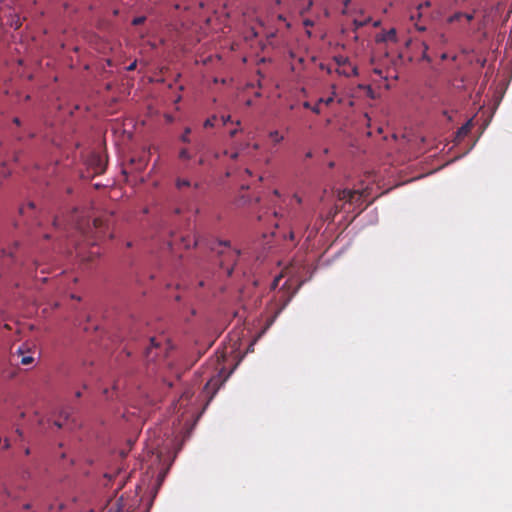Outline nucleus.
I'll return each mask as SVG.
<instances>
[{"instance_id":"28","label":"nucleus","mask_w":512,"mask_h":512,"mask_svg":"<svg viewBox=\"0 0 512 512\" xmlns=\"http://www.w3.org/2000/svg\"><path fill=\"white\" fill-rule=\"evenodd\" d=\"M224 154H225V155H228V151H227V150H225V151H224ZM238 156H239V153H238V152H233V153L229 154V157H230L232 160H236V159L238 158Z\"/></svg>"},{"instance_id":"33","label":"nucleus","mask_w":512,"mask_h":512,"mask_svg":"<svg viewBox=\"0 0 512 512\" xmlns=\"http://www.w3.org/2000/svg\"><path fill=\"white\" fill-rule=\"evenodd\" d=\"M423 46H424L423 57L426 58L428 61H430V59L426 56V52L428 50V45L426 43H423Z\"/></svg>"},{"instance_id":"34","label":"nucleus","mask_w":512,"mask_h":512,"mask_svg":"<svg viewBox=\"0 0 512 512\" xmlns=\"http://www.w3.org/2000/svg\"><path fill=\"white\" fill-rule=\"evenodd\" d=\"M53 225H54L55 228H59V226L61 225L60 219L59 218H55L54 222H53Z\"/></svg>"},{"instance_id":"14","label":"nucleus","mask_w":512,"mask_h":512,"mask_svg":"<svg viewBox=\"0 0 512 512\" xmlns=\"http://www.w3.org/2000/svg\"><path fill=\"white\" fill-rule=\"evenodd\" d=\"M269 137L273 140L274 143H280L284 138L279 134L278 131H271L269 133Z\"/></svg>"},{"instance_id":"3","label":"nucleus","mask_w":512,"mask_h":512,"mask_svg":"<svg viewBox=\"0 0 512 512\" xmlns=\"http://www.w3.org/2000/svg\"><path fill=\"white\" fill-rule=\"evenodd\" d=\"M291 296L288 295L287 291L280 289L275 294L274 302L271 303V309H274L275 312L272 318V321L281 313V311L285 308V306L290 301Z\"/></svg>"},{"instance_id":"20","label":"nucleus","mask_w":512,"mask_h":512,"mask_svg":"<svg viewBox=\"0 0 512 512\" xmlns=\"http://www.w3.org/2000/svg\"><path fill=\"white\" fill-rule=\"evenodd\" d=\"M475 18V10L471 13H464L463 19H465L468 23L471 22Z\"/></svg>"},{"instance_id":"6","label":"nucleus","mask_w":512,"mask_h":512,"mask_svg":"<svg viewBox=\"0 0 512 512\" xmlns=\"http://www.w3.org/2000/svg\"><path fill=\"white\" fill-rule=\"evenodd\" d=\"M241 252L240 250H237V249H233L229 252V261H232L233 264L236 263L238 257L240 256ZM233 269H234V265H231V266H227L226 267V273L228 276H230L233 272Z\"/></svg>"},{"instance_id":"50","label":"nucleus","mask_w":512,"mask_h":512,"mask_svg":"<svg viewBox=\"0 0 512 512\" xmlns=\"http://www.w3.org/2000/svg\"><path fill=\"white\" fill-rule=\"evenodd\" d=\"M253 149H255V150L259 149V145L258 144H254L253 145Z\"/></svg>"},{"instance_id":"55","label":"nucleus","mask_w":512,"mask_h":512,"mask_svg":"<svg viewBox=\"0 0 512 512\" xmlns=\"http://www.w3.org/2000/svg\"><path fill=\"white\" fill-rule=\"evenodd\" d=\"M274 194L278 196L279 195L278 190H275Z\"/></svg>"},{"instance_id":"54","label":"nucleus","mask_w":512,"mask_h":512,"mask_svg":"<svg viewBox=\"0 0 512 512\" xmlns=\"http://www.w3.org/2000/svg\"><path fill=\"white\" fill-rule=\"evenodd\" d=\"M221 266H222V267H224V266H225V261H224V260H222V261H221Z\"/></svg>"},{"instance_id":"35","label":"nucleus","mask_w":512,"mask_h":512,"mask_svg":"<svg viewBox=\"0 0 512 512\" xmlns=\"http://www.w3.org/2000/svg\"><path fill=\"white\" fill-rule=\"evenodd\" d=\"M250 34H251V37H253V38L258 36V33L256 32V30L254 28H251Z\"/></svg>"},{"instance_id":"15","label":"nucleus","mask_w":512,"mask_h":512,"mask_svg":"<svg viewBox=\"0 0 512 512\" xmlns=\"http://www.w3.org/2000/svg\"><path fill=\"white\" fill-rule=\"evenodd\" d=\"M385 41H396V30L390 29L384 36Z\"/></svg>"},{"instance_id":"7","label":"nucleus","mask_w":512,"mask_h":512,"mask_svg":"<svg viewBox=\"0 0 512 512\" xmlns=\"http://www.w3.org/2000/svg\"><path fill=\"white\" fill-rule=\"evenodd\" d=\"M17 353L19 355V357H21L20 359V363L24 366H28V365H31L33 364L34 362V357L32 355H25V350L24 348L20 347L18 350H17Z\"/></svg>"},{"instance_id":"11","label":"nucleus","mask_w":512,"mask_h":512,"mask_svg":"<svg viewBox=\"0 0 512 512\" xmlns=\"http://www.w3.org/2000/svg\"><path fill=\"white\" fill-rule=\"evenodd\" d=\"M471 130V122L468 121L466 124L462 125L457 131V137L462 138L469 134Z\"/></svg>"},{"instance_id":"5","label":"nucleus","mask_w":512,"mask_h":512,"mask_svg":"<svg viewBox=\"0 0 512 512\" xmlns=\"http://www.w3.org/2000/svg\"><path fill=\"white\" fill-rule=\"evenodd\" d=\"M224 380L225 379H223L220 374H217V375L213 376L212 378H210V380L207 382V384L205 386V389H207V390L212 389L213 394H215L217 392V390L220 388V386L222 385V383L224 382Z\"/></svg>"},{"instance_id":"42","label":"nucleus","mask_w":512,"mask_h":512,"mask_svg":"<svg viewBox=\"0 0 512 512\" xmlns=\"http://www.w3.org/2000/svg\"><path fill=\"white\" fill-rule=\"evenodd\" d=\"M220 245H224V246H230V242L228 241H224V242H220Z\"/></svg>"},{"instance_id":"12","label":"nucleus","mask_w":512,"mask_h":512,"mask_svg":"<svg viewBox=\"0 0 512 512\" xmlns=\"http://www.w3.org/2000/svg\"><path fill=\"white\" fill-rule=\"evenodd\" d=\"M150 343H151V347H148L146 349V355H147L148 358L153 359L154 356H152V350L154 348H158L160 344H159V342H157L156 338H151L150 339Z\"/></svg>"},{"instance_id":"27","label":"nucleus","mask_w":512,"mask_h":512,"mask_svg":"<svg viewBox=\"0 0 512 512\" xmlns=\"http://www.w3.org/2000/svg\"><path fill=\"white\" fill-rule=\"evenodd\" d=\"M350 2H351V0L343 1V5H344V9L342 11L343 14H348V6H349Z\"/></svg>"},{"instance_id":"10","label":"nucleus","mask_w":512,"mask_h":512,"mask_svg":"<svg viewBox=\"0 0 512 512\" xmlns=\"http://www.w3.org/2000/svg\"><path fill=\"white\" fill-rule=\"evenodd\" d=\"M463 16H464V12L456 11L453 14H451L450 16L447 17L446 22L448 24H453V23H456V22H460L463 19Z\"/></svg>"},{"instance_id":"23","label":"nucleus","mask_w":512,"mask_h":512,"mask_svg":"<svg viewBox=\"0 0 512 512\" xmlns=\"http://www.w3.org/2000/svg\"><path fill=\"white\" fill-rule=\"evenodd\" d=\"M145 19L146 18L144 16L136 17L133 19L132 24L135 26L140 25V24L144 23Z\"/></svg>"},{"instance_id":"21","label":"nucleus","mask_w":512,"mask_h":512,"mask_svg":"<svg viewBox=\"0 0 512 512\" xmlns=\"http://www.w3.org/2000/svg\"><path fill=\"white\" fill-rule=\"evenodd\" d=\"M319 103H324L325 105H330L333 101H334V97L333 96H330L328 98H320L319 100Z\"/></svg>"},{"instance_id":"9","label":"nucleus","mask_w":512,"mask_h":512,"mask_svg":"<svg viewBox=\"0 0 512 512\" xmlns=\"http://www.w3.org/2000/svg\"><path fill=\"white\" fill-rule=\"evenodd\" d=\"M35 213V205L33 202H29L26 206L20 208V214L23 217L32 216Z\"/></svg>"},{"instance_id":"38","label":"nucleus","mask_w":512,"mask_h":512,"mask_svg":"<svg viewBox=\"0 0 512 512\" xmlns=\"http://www.w3.org/2000/svg\"><path fill=\"white\" fill-rule=\"evenodd\" d=\"M13 123L19 126L20 125V119L18 117H15L13 119Z\"/></svg>"},{"instance_id":"40","label":"nucleus","mask_w":512,"mask_h":512,"mask_svg":"<svg viewBox=\"0 0 512 512\" xmlns=\"http://www.w3.org/2000/svg\"><path fill=\"white\" fill-rule=\"evenodd\" d=\"M54 425L57 426L58 428H61L63 426V424L60 421H55Z\"/></svg>"},{"instance_id":"53","label":"nucleus","mask_w":512,"mask_h":512,"mask_svg":"<svg viewBox=\"0 0 512 512\" xmlns=\"http://www.w3.org/2000/svg\"><path fill=\"white\" fill-rule=\"evenodd\" d=\"M24 508H25V509H30V504H26V505L24 506Z\"/></svg>"},{"instance_id":"2","label":"nucleus","mask_w":512,"mask_h":512,"mask_svg":"<svg viewBox=\"0 0 512 512\" xmlns=\"http://www.w3.org/2000/svg\"><path fill=\"white\" fill-rule=\"evenodd\" d=\"M337 198L339 201H344L345 203L360 207L363 202V192L359 190L344 189L338 192Z\"/></svg>"},{"instance_id":"25","label":"nucleus","mask_w":512,"mask_h":512,"mask_svg":"<svg viewBox=\"0 0 512 512\" xmlns=\"http://www.w3.org/2000/svg\"><path fill=\"white\" fill-rule=\"evenodd\" d=\"M351 70H352V74H353V75H356V74H357V69H356L355 67H352V68H351ZM338 72H339L340 74H344V75H346V76H350V75H351V73L347 72L345 69H344V70H342V71H339V70H338Z\"/></svg>"},{"instance_id":"4","label":"nucleus","mask_w":512,"mask_h":512,"mask_svg":"<svg viewBox=\"0 0 512 512\" xmlns=\"http://www.w3.org/2000/svg\"><path fill=\"white\" fill-rule=\"evenodd\" d=\"M430 42L437 48H443L449 43V39L445 33L437 31L431 36Z\"/></svg>"},{"instance_id":"39","label":"nucleus","mask_w":512,"mask_h":512,"mask_svg":"<svg viewBox=\"0 0 512 512\" xmlns=\"http://www.w3.org/2000/svg\"><path fill=\"white\" fill-rule=\"evenodd\" d=\"M237 132H238V130L234 129V130H231L229 134L231 137H234L237 134Z\"/></svg>"},{"instance_id":"46","label":"nucleus","mask_w":512,"mask_h":512,"mask_svg":"<svg viewBox=\"0 0 512 512\" xmlns=\"http://www.w3.org/2000/svg\"><path fill=\"white\" fill-rule=\"evenodd\" d=\"M199 165H203L204 164V159L203 158H200L199 161H198Z\"/></svg>"},{"instance_id":"13","label":"nucleus","mask_w":512,"mask_h":512,"mask_svg":"<svg viewBox=\"0 0 512 512\" xmlns=\"http://www.w3.org/2000/svg\"><path fill=\"white\" fill-rule=\"evenodd\" d=\"M370 21H371L370 17H365L364 21H361L360 18H355L353 20V23L356 28H360V27H363V26L367 25L368 23H370Z\"/></svg>"},{"instance_id":"26","label":"nucleus","mask_w":512,"mask_h":512,"mask_svg":"<svg viewBox=\"0 0 512 512\" xmlns=\"http://www.w3.org/2000/svg\"><path fill=\"white\" fill-rule=\"evenodd\" d=\"M320 104H321V103H319V101H318L314 106H312V107H311V110H312L314 113H316V114H320V112H321Z\"/></svg>"},{"instance_id":"1","label":"nucleus","mask_w":512,"mask_h":512,"mask_svg":"<svg viewBox=\"0 0 512 512\" xmlns=\"http://www.w3.org/2000/svg\"><path fill=\"white\" fill-rule=\"evenodd\" d=\"M69 225L79 234H81L85 239L90 241L89 234L94 230L97 233L102 232L101 229L104 226V221L101 218H94L91 225L89 220L80 218L77 214V211L75 210L70 217Z\"/></svg>"},{"instance_id":"51","label":"nucleus","mask_w":512,"mask_h":512,"mask_svg":"<svg viewBox=\"0 0 512 512\" xmlns=\"http://www.w3.org/2000/svg\"><path fill=\"white\" fill-rule=\"evenodd\" d=\"M306 157H308V158L312 157V153H311V152H308V153L306 154Z\"/></svg>"},{"instance_id":"48","label":"nucleus","mask_w":512,"mask_h":512,"mask_svg":"<svg viewBox=\"0 0 512 512\" xmlns=\"http://www.w3.org/2000/svg\"><path fill=\"white\" fill-rule=\"evenodd\" d=\"M278 19H279V20H282V21H284V20H285V18H284V16H283V15H279V16H278Z\"/></svg>"},{"instance_id":"18","label":"nucleus","mask_w":512,"mask_h":512,"mask_svg":"<svg viewBox=\"0 0 512 512\" xmlns=\"http://www.w3.org/2000/svg\"><path fill=\"white\" fill-rule=\"evenodd\" d=\"M191 184L188 180H184V179H177L176 181V186L178 189H181L183 187H189Z\"/></svg>"},{"instance_id":"31","label":"nucleus","mask_w":512,"mask_h":512,"mask_svg":"<svg viewBox=\"0 0 512 512\" xmlns=\"http://www.w3.org/2000/svg\"><path fill=\"white\" fill-rule=\"evenodd\" d=\"M137 66V62L134 61L133 63H131L128 67H127V70L128 71H133Z\"/></svg>"},{"instance_id":"44","label":"nucleus","mask_w":512,"mask_h":512,"mask_svg":"<svg viewBox=\"0 0 512 512\" xmlns=\"http://www.w3.org/2000/svg\"><path fill=\"white\" fill-rule=\"evenodd\" d=\"M423 6H426V7H429L430 6V2L429 1H426ZM419 7H422V5H420Z\"/></svg>"},{"instance_id":"57","label":"nucleus","mask_w":512,"mask_h":512,"mask_svg":"<svg viewBox=\"0 0 512 512\" xmlns=\"http://www.w3.org/2000/svg\"><path fill=\"white\" fill-rule=\"evenodd\" d=\"M44 237L48 239L50 236L48 234H45Z\"/></svg>"},{"instance_id":"16","label":"nucleus","mask_w":512,"mask_h":512,"mask_svg":"<svg viewBox=\"0 0 512 512\" xmlns=\"http://www.w3.org/2000/svg\"><path fill=\"white\" fill-rule=\"evenodd\" d=\"M191 133V129L189 127L185 128L184 130V133L181 135V141L184 142V143H189L190 142V135Z\"/></svg>"},{"instance_id":"45","label":"nucleus","mask_w":512,"mask_h":512,"mask_svg":"<svg viewBox=\"0 0 512 512\" xmlns=\"http://www.w3.org/2000/svg\"><path fill=\"white\" fill-rule=\"evenodd\" d=\"M24 454H25V455H29V454H30V449H29V448H26V449L24 450Z\"/></svg>"},{"instance_id":"41","label":"nucleus","mask_w":512,"mask_h":512,"mask_svg":"<svg viewBox=\"0 0 512 512\" xmlns=\"http://www.w3.org/2000/svg\"><path fill=\"white\" fill-rule=\"evenodd\" d=\"M303 106L308 109H311L312 107L309 102H304Z\"/></svg>"},{"instance_id":"32","label":"nucleus","mask_w":512,"mask_h":512,"mask_svg":"<svg viewBox=\"0 0 512 512\" xmlns=\"http://www.w3.org/2000/svg\"><path fill=\"white\" fill-rule=\"evenodd\" d=\"M303 24L306 27H310V26H313V21H311L309 19H306V20L303 21Z\"/></svg>"},{"instance_id":"47","label":"nucleus","mask_w":512,"mask_h":512,"mask_svg":"<svg viewBox=\"0 0 512 512\" xmlns=\"http://www.w3.org/2000/svg\"><path fill=\"white\" fill-rule=\"evenodd\" d=\"M33 223L37 224V225H40V222L38 221V219L34 218L33 219Z\"/></svg>"},{"instance_id":"49","label":"nucleus","mask_w":512,"mask_h":512,"mask_svg":"<svg viewBox=\"0 0 512 512\" xmlns=\"http://www.w3.org/2000/svg\"><path fill=\"white\" fill-rule=\"evenodd\" d=\"M441 58H442L443 60H444V59H446V58H447V54H446V53L442 54V55H441Z\"/></svg>"},{"instance_id":"56","label":"nucleus","mask_w":512,"mask_h":512,"mask_svg":"<svg viewBox=\"0 0 512 512\" xmlns=\"http://www.w3.org/2000/svg\"><path fill=\"white\" fill-rule=\"evenodd\" d=\"M144 163H141V166L139 167V169H142V167H144Z\"/></svg>"},{"instance_id":"17","label":"nucleus","mask_w":512,"mask_h":512,"mask_svg":"<svg viewBox=\"0 0 512 512\" xmlns=\"http://www.w3.org/2000/svg\"><path fill=\"white\" fill-rule=\"evenodd\" d=\"M179 158L183 159V160H189V159H191V154L189 153V151L186 148H183L179 152Z\"/></svg>"},{"instance_id":"24","label":"nucleus","mask_w":512,"mask_h":512,"mask_svg":"<svg viewBox=\"0 0 512 512\" xmlns=\"http://www.w3.org/2000/svg\"><path fill=\"white\" fill-rule=\"evenodd\" d=\"M313 4L312 0H306V6L301 8V13H304L305 11H308Z\"/></svg>"},{"instance_id":"36","label":"nucleus","mask_w":512,"mask_h":512,"mask_svg":"<svg viewBox=\"0 0 512 512\" xmlns=\"http://www.w3.org/2000/svg\"><path fill=\"white\" fill-rule=\"evenodd\" d=\"M341 209H342V207H340L336 204L334 207V215H336Z\"/></svg>"},{"instance_id":"52","label":"nucleus","mask_w":512,"mask_h":512,"mask_svg":"<svg viewBox=\"0 0 512 512\" xmlns=\"http://www.w3.org/2000/svg\"><path fill=\"white\" fill-rule=\"evenodd\" d=\"M76 397H81V392L80 391L76 392Z\"/></svg>"},{"instance_id":"43","label":"nucleus","mask_w":512,"mask_h":512,"mask_svg":"<svg viewBox=\"0 0 512 512\" xmlns=\"http://www.w3.org/2000/svg\"><path fill=\"white\" fill-rule=\"evenodd\" d=\"M294 198L296 199V201H297L298 203H301V201H302V200H301V198H300V197H298L297 195H294Z\"/></svg>"},{"instance_id":"22","label":"nucleus","mask_w":512,"mask_h":512,"mask_svg":"<svg viewBox=\"0 0 512 512\" xmlns=\"http://www.w3.org/2000/svg\"><path fill=\"white\" fill-rule=\"evenodd\" d=\"M281 278H282V275H278L274 278L273 282L271 283V289L274 290L278 287Z\"/></svg>"},{"instance_id":"37","label":"nucleus","mask_w":512,"mask_h":512,"mask_svg":"<svg viewBox=\"0 0 512 512\" xmlns=\"http://www.w3.org/2000/svg\"><path fill=\"white\" fill-rule=\"evenodd\" d=\"M9 447H10L9 440H7V439H6V440L4 441V447H3V448H4V449H9Z\"/></svg>"},{"instance_id":"19","label":"nucleus","mask_w":512,"mask_h":512,"mask_svg":"<svg viewBox=\"0 0 512 512\" xmlns=\"http://www.w3.org/2000/svg\"><path fill=\"white\" fill-rule=\"evenodd\" d=\"M216 116H212L210 118H208L205 122H204V127L205 128H210V127H213L214 126V122L216 120Z\"/></svg>"},{"instance_id":"30","label":"nucleus","mask_w":512,"mask_h":512,"mask_svg":"<svg viewBox=\"0 0 512 512\" xmlns=\"http://www.w3.org/2000/svg\"><path fill=\"white\" fill-rule=\"evenodd\" d=\"M221 120H222L223 125H226L231 120V117H230V115L222 116Z\"/></svg>"},{"instance_id":"29","label":"nucleus","mask_w":512,"mask_h":512,"mask_svg":"<svg viewBox=\"0 0 512 512\" xmlns=\"http://www.w3.org/2000/svg\"><path fill=\"white\" fill-rule=\"evenodd\" d=\"M336 61H337L339 66H344L346 64V62H347V59L339 57V58H336Z\"/></svg>"},{"instance_id":"8","label":"nucleus","mask_w":512,"mask_h":512,"mask_svg":"<svg viewBox=\"0 0 512 512\" xmlns=\"http://www.w3.org/2000/svg\"><path fill=\"white\" fill-rule=\"evenodd\" d=\"M123 507V498L121 497L118 500L110 503L105 512H122Z\"/></svg>"}]
</instances>
